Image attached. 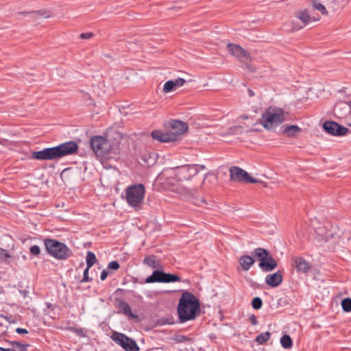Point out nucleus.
I'll use <instances>...</instances> for the list:
<instances>
[{
    "label": "nucleus",
    "mask_w": 351,
    "mask_h": 351,
    "mask_svg": "<svg viewBox=\"0 0 351 351\" xmlns=\"http://www.w3.org/2000/svg\"><path fill=\"white\" fill-rule=\"evenodd\" d=\"M77 149L78 145L74 141H70L53 147L33 152L31 158L38 160H58L65 156L75 153Z\"/></svg>",
    "instance_id": "1"
},
{
    "label": "nucleus",
    "mask_w": 351,
    "mask_h": 351,
    "mask_svg": "<svg viewBox=\"0 0 351 351\" xmlns=\"http://www.w3.org/2000/svg\"><path fill=\"white\" fill-rule=\"evenodd\" d=\"M200 311L199 302L192 293L185 291L179 300L178 313L182 322L193 320Z\"/></svg>",
    "instance_id": "2"
},
{
    "label": "nucleus",
    "mask_w": 351,
    "mask_h": 351,
    "mask_svg": "<svg viewBox=\"0 0 351 351\" xmlns=\"http://www.w3.org/2000/svg\"><path fill=\"white\" fill-rule=\"evenodd\" d=\"M125 199L128 205L136 211L142 208L145 188L143 184H135L126 188Z\"/></svg>",
    "instance_id": "3"
},
{
    "label": "nucleus",
    "mask_w": 351,
    "mask_h": 351,
    "mask_svg": "<svg viewBox=\"0 0 351 351\" xmlns=\"http://www.w3.org/2000/svg\"><path fill=\"white\" fill-rule=\"evenodd\" d=\"M284 121V111L281 108L269 107L262 114L261 123L266 130L273 131Z\"/></svg>",
    "instance_id": "4"
},
{
    "label": "nucleus",
    "mask_w": 351,
    "mask_h": 351,
    "mask_svg": "<svg viewBox=\"0 0 351 351\" xmlns=\"http://www.w3.org/2000/svg\"><path fill=\"white\" fill-rule=\"evenodd\" d=\"M45 244L48 253L57 259L65 260L72 255L71 250L63 243L46 239Z\"/></svg>",
    "instance_id": "5"
},
{
    "label": "nucleus",
    "mask_w": 351,
    "mask_h": 351,
    "mask_svg": "<svg viewBox=\"0 0 351 351\" xmlns=\"http://www.w3.org/2000/svg\"><path fill=\"white\" fill-rule=\"evenodd\" d=\"M90 145L92 150L98 157H106L111 150V143L105 137L95 136L90 138Z\"/></svg>",
    "instance_id": "6"
},
{
    "label": "nucleus",
    "mask_w": 351,
    "mask_h": 351,
    "mask_svg": "<svg viewBox=\"0 0 351 351\" xmlns=\"http://www.w3.org/2000/svg\"><path fill=\"white\" fill-rule=\"evenodd\" d=\"M254 254L260 261L259 267L264 271L274 270L278 265L276 261L269 254L268 252L263 248H256Z\"/></svg>",
    "instance_id": "7"
},
{
    "label": "nucleus",
    "mask_w": 351,
    "mask_h": 351,
    "mask_svg": "<svg viewBox=\"0 0 351 351\" xmlns=\"http://www.w3.org/2000/svg\"><path fill=\"white\" fill-rule=\"evenodd\" d=\"M110 338L125 351L139 350V348L136 341L123 333L114 331L112 333Z\"/></svg>",
    "instance_id": "8"
},
{
    "label": "nucleus",
    "mask_w": 351,
    "mask_h": 351,
    "mask_svg": "<svg viewBox=\"0 0 351 351\" xmlns=\"http://www.w3.org/2000/svg\"><path fill=\"white\" fill-rule=\"evenodd\" d=\"M180 281L181 278L178 276L158 270L154 271L151 276L145 279L146 283H170Z\"/></svg>",
    "instance_id": "9"
},
{
    "label": "nucleus",
    "mask_w": 351,
    "mask_h": 351,
    "mask_svg": "<svg viewBox=\"0 0 351 351\" xmlns=\"http://www.w3.org/2000/svg\"><path fill=\"white\" fill-rule=\"evenodd\" d=\"M230 180L239 182L258 183L259 181L250 176L247 171L239 167L230 168Z\"/></svg>",
    "instance_id": "10"
},
{
    "label": "nucleus",
    "mask_w": 351,
    "mask_h": 351,
    "mask_svg": "<svg viewBox=\"0 0 351 351\" xmlns=\"http://www.w3.org/2000/svg\"><path fill=\"white\" fill-rule=\"evenodd\" d=\"M333 228L329 221H324L323 223H319V226L315 228V232L319 237L318 239L326 241L335 237V235H337V233L332 231Z\"/></svg>",
    "instance_id": "11"
},
{
    "label": "nucleus",
    "mask_w": 351,
    "mask_h": 351,
    "mask_svg": "<svg viewBox=\"0 0 351 351\" xmlns=\"http://www.w3.org/2000/svg\"><path fill=\"white\" fill-rule=\"evenodd\" d=\"M322 128L326 133L332 136H343L348 131L347 128L332 121H325L323 123Z\"/></svg>",
    "instance_id": "12"
},
{
    "label": "nucleus",
    "mask_w": 351,
    "mask_h": 351,
    "mask_svg": "<svg viewBox=\"0 0 351 351\" xmlns=\"http://www.w3.org/2000/svg\"><path fill=\"white\" fill-rule=\"evenodd\" d=\"M197 168L191 165L177 167L176 168V175L179 180H188L197 173Z\"/></svg>",
    "instance_id": "13"
},
{
    "label": "nucleus",
    "mask_w": 351,
    "mask_h": 351,
    "mask_svg": "<svg viewBox=\"0 0 351 351\" xmlns=\"http://www.w3.org/2000/svg\"><path fill=\"white\" fill-rule=\"evenodd\" d=\"M227 49L232 56L241 61L245 62L250 59L249 53L238 45L229 43L227 45Z\"/></svg>",
    "instance_id": "14"
},
{
    "label": "nucleus",
    "mask_w": 351,
    "mask_h": 351,
    "mask_svg": "<svg viewBox=\"0 0 351 351\" xmlns=\"http://www.w3.org/2000/svg\"><path fill=\"white\" fill-rule=\"evenodd\" d=\"M151 135L154 139L157 140L161 143H168L176 140V138L173 133H163L160 130H153Z\"/></svg>",
    "instance_id": "15"
},
{
    "label": "nucleus",
    "mask_w": 351,
    "mask_h": 351,
    "mask_svg": "<svg viewBox=\"0 0 351 351\" xmlns=\"http://www.w3.org/2000/svg\"><path fill=\"white\" fill-rule=\"evenodd\" d=\"M350 101H339L334 106V112L335 115L339 118L345 117L350 110Z\"/></svg>",
    "instance_id": "16"
},
{
    "label": "nucleus",
    "mask_w": 351,
    "mask_h": 351,
    "mask_svg": "<svg viewBox=\"0 0 351 351\" xmlns=\"http://www.w3.org/2000/svg\"><path fill=\"white\" fill-rule=\"evenodd\" d=\"M170 127L173 130L175 136L186 132L189 129L188 125L180 120L171 121L170 122Z\"/></svg>",
    "instance_id": "17"
},
{
    "label": "nucleus",
    "mask_w": 351,
    "mask_h": 351,
    "mask_svg": "<svg viewBox=\"0 0 351 351\" xmlns=\"http://www.w3.org/2000/svg\"><path fill=\"white\" fill-rule=\"evenodd\" d=\"M294 266L298 272L307 273L311 269V265L302 257L294 258Z\"/></svg>",
    "instance_id": "18"
},
{
    "label": "nucleus",
    "mask_w": 351,
    "mask_h": 351,
    "mask_svg": "<svg viewBox=\"0 0 351 351\" xmlns=\"http://www.w3.org/2000/svg\"><path fill=\"white\" fill-rule=\"evenodd\" d=\"M282 281V276L280 271H277L272 274H269L265 278L266 283L271 287H276L281 284Z\"/></svg>",
    "instance_id": "19"
},
{
    "label": "nucleus",
    "mask_w": 351,
    "mask_h": 351,
    "mask_svg": "<svg viewBox=\"0 0 351 351\" xmlns=\"http://www.w3.org/2000/svg\"><path fill=\"white\" fill-rule=\"evenodd\" d=\"M302 132V129L298 125H290L285 126L282 133L287 137L297 136Z\"/></svg>",
    "instance_id": "20"
},
{
    "label": "nucleus",
    "mask_w": 351,
    "mask_h": 351,
    "mask_svg": "<svg viewBox=\"0 0 351 351\" xmlns=\"http://www.w3.org/2000/svg\"><path fill=\"white\" fill-rule=\"evenodd\" d=\"M239 263L244 271H247L254 263V259L247 255H243L239 259Z\"/></svg>",
    "instance_id": "21"
},
{
    "label": "nucleus",
    "mask_w": 351,
    "mask_h": 351,
    "mask_svg": "<svg viewBox=\"0 0 351 351\" xmlns=\"http://www.w3.org/2000/svg\"><path fill=\"white\" fill-rule=\"evenodd\" d=\"M143 263L152 268L160 269L162 267L160 261L153 255L145 256Z\"/></svg>",
    "instance_id": "22"
},
{
    "label": "nucleus",
    "mask_w": 351,
    "mask_h": 351,
    "mask_svg": "<svg viewBox=\"0 0 351 351\" xmlns=\"http://www.w3.org/2000/svg\"><path fill=\"white\" fill-rule=\"evenodd\" d=\"M119 306L123 311V313L130 318L134 319L137 317L136 315L132 313L131 308L127 302L121 301L119 302Z\"/></svg>",
    "instance_id": "23"
},
{
    "label": "nucleus",
    "mask_w": 351,
    "mask_h": 351,
    "mask_svg": "<svg viewBox=\"0 0 351 351\" xmlns=\"http://www.w3.org/2000/svg\"><path fill=\"white\" fill-rule=\"evenodd\" d=\"M297 17L304 23V25L308 24L311 20L309 14L306 10L299 12L297 14Z\"/></svg>",
    "instance_id": "24"
},
{
    "label": "nucleus",
    "mask_w": 351,
    "mask_h": 351,
    "mask_svg": "<svg viewBox=\"0 0 351 351\" xmlns=\"http://www.w3.org/2000/svg\"><path fill=\"white\" fill-rule=\"evenodd\" d=\"M280 343L281 346L285 349L291 348L293 345L292 339L288 335H285L281 337Z\"/></svg>",
    "instance_id": "25"
},
{
    "label": "nucleus",
    "mask_w": 351,
    "mask_h": 351,
    "mask_svg": "<svg viewBox=\"0 0 351 351\" xmlns=\"http://www.w3.org/2000/svg\"><path fill=\"white\" fill-rule=\"evenodd\" d=\"M96 261L97 258L95 254L90 251H88L86 258V267L88 269H90L96 263Z\"/></svg>",
    "instance_id": "26"
},
{
    "label": "nucleus",
    "mask_w": 351,
    "mask_h": 351,
    "mask_svg": "<svg viewBox=\"0 0 351 351\" xmlns=\"http://www.w3.org/2000/svg\"><path fill=\"white\" fill-rule=\"evenodd\" d=\"M270 337V332H262L256 337V341L259 344H263L269 339Z\"/></svg>",
    "instance_id": "27"
},
{
    "label": "nucleus",
    "mask_w": 351,
    "mask_h": 351,
    "mask_svg": "<svg viewBox=\"0 0 351 351\" xmlns=\"http://www.w3.org/2000/svg\"><path fill=\"white\" fill-rule=\"evenodd\" d=\"M312 6L314 10L319 11L324 15H326L328 14L325 6L317 1H313L312 2Z\"/></svg>",
    "instance_id": "28"
},
{
    "label": "nucleus",
    "mask_w": 351,
    "mask_h": 351,
    "mask_svg": "<svg viewBox=\"0 0 351 351\" xmlns=\"http://www.w3.org/2000/svg\"><path fill=\"white\" fill-rule=\"evenodd\" d=\"M172 339L176 343H186L187 341H193L192 338H190V337L183 335H176L173 337Z\"/></svg>",
    "instance_id": "29"
},
{
    "label": "nucleus",
    "mask_w": 351,
    "mask_h": 351,
    "mask_svg": "<svg viewBox=\"0 0 351 351\" xmlns=\"http://www.w3.org/2000/svg\"><path fill=\"white\" fill-rule=\"evenodd\" d=\"M175 82L173 80H169L165 82L163 87V92L167 93L171 92L176 89Z\"/></svg>",
    "instance_id": "30"
},
{
    "label": "nucleus",
    "mask_w": 351,
    "mask_h": 351,
    "mask_svg": "<svg viewBox=\"0 0 351 351\" xmlns=\"http://www.w3.org/2000/svg\"><path fill=\"white\" fill-rule=\"evenodd\" d=\"M341 306L344 311L350 312L351 311V298H347L342 300Z\"/></svg>",
    "instance_id": "31"
},
{
    "label": "nucleus",
    "mask_w": 351,
    "mask_h": 351,
    "mask_svg": "<svg viewBox=\"0 0 351 351\" xmlns=\"http://www.w3.org/2000/svg\"><path fill=\"white\" fill-rule=\"evenodd\" d=\"M19 14H23V15L30 14V15H32V16H34V17L36 16H40L45 17V18L49 17V14H45V12L43 10H38V11H35V12H19Z\"/></svg>",
    "instance_id": "32"
},
{
    "label": "nucleus",
    "mask_w": 351,
    "mask_h": 351,
    "mask_svg": "<svg viewBox=\"0 0 351 351\" xmlns=\"http://www.w3.org/2000/svg\"><path fill=\"white\" fill-rule=\"evenodd\" d=\"M263 302L262 300L258 298H254L252 302V306L254 309H260L262 307Z\"/></svg>",
    "instance_id": "33"
},
{
    "label": "nucleus",
    "mask_w": 351,
    "mask_h": 351,
    "mask_svg": "<svg viewBox=\"0 0 351 351\" xmlns=\"http://www.w3.org/2000/svg\"><path fill=\"white\" fill-rule=\"evenodd\" d=\"M0 317L4 319L8 322L11 323V324H15L18 322L17 317L15 316H13L12 315H0Z\"/></svg>",
    "instance_id": "34"
},
{
    "label": "nucleus",
    "mask_w": 351,
    "mask_h": 351,
    "mask_svg": "<svg viewBox=\"0 0 351 351\" xmlns=\"http://www.w3.org/2000/svg\"><path fill=\"white\" fill-rule=\"evenodd\" d=\"M11 256L5 250L0 248V261H6Z\"/></svg>",
    "instance_id": "35"
},
{
    "label": "nucleus",
    "mask_w": 351,
    "mask_h": 351,
    "mask_svg": "<svg viewBox=\"0 0 351 351\" xmlns=\"http://www.w3.org/2000/svg\"><path fill=\"white\" fill-rule=\"evenodd\" d=\"M120 265L117 261H111L108 265V269L117 270L119 268Z\"/></svg>",
    "instance_id": "36"
},
{
    "label": "nucleus",
    "mask_w": 351,
    "mask_h": 351,
    "mask_svg": "<svg viewBox=\"0 0 351 351\" xmlns=\"http://www.w3.org/2000/svg\"><path fill=\"white\" fill-rule=\"evenodd\" d=\"M30 253L34 256L40 254V247L38 245H33L29 249Z\"/></svg>",
    "instance_id": "37"
},
{
    "label": "nucleus",
    "mask_w": 351,
    "mask_h": 351,
    "mask_svg": "<svg viewBox=\"0 0 351 351\" xmlns=\"http://www.w3.org/2000/svg\"><path fill=\"white\" fill-rule=\"evenodd\" d=\"M173 81L175 82L176 88L180 87V86H183L186 82L184 79L181 78V77H178Z\"/></svg>",
    "instance_id": "38"
},
{
    "label": "nucleus",
    "mask_w": 351,
    "mask_h": 351,
    "mask_svg": "<svg viewBox=\"0 0 351 351\" xmlns=\"http://www.w3.org/2000/svg\"><path fill=\"white\" fill-rule=\"evenodd\" d=\"M242 132V128L241 126H235L230 128V133L232 134H237Z\"/></svg>",
    "instance_id": "39"
},
{
    "label": "nucleus",
    "mask_w": 351,
    "mask_h": 351,
    "mask_svg": "<svg viewBox=\"0 0 351 351\" xmlns=\"http://www.w3.org/2000/svg\"><path fill=\"white\" fill-rule=\"evenodd\" d=\"M93 36V34L90 32H86V33H82L80 35V37L82 39H89Z\"/></svg>",
    "instance_id": "40"
},
{
    "label": "nucleus",
    "mask_w": 351,
    "mask_h": 351,
    "mask_svg": "<svg viewBox=\"0 0 351 351\" xmlns=\"http://www.w3.org/2000/svg\"><path fill=\"white\" fill-rule=\"evenodd\" d=\"M193 203L196 205H198V206H200L202 203H205L206 204V201L204 199V198H197V197H195L193 198Z\"/></svg>",
    "instance_id": "41"
},
{
    "label": "nucleus",
    "mask_w": 351,
    "mask_h": 351,
    "mask_svg": "<svg viewBox=\"0 0 351 351\" xmlns=\"http://www.w3.org/2000/svg\"><path fill=\"white\" fill-rule=\"evenodd\" d=\"M88 270L89 269H88V267H86V268L84 271V276L82 282H88L90 280L88 277Z\"/></svg>",
    "instance_id": "42"
},
{
    "label": "nucleus",
    "mask_w": 351,
    "mask_h": 351,
    "mask_svg": "<svg viewBox=\"0 0 351 351\" xmlns=\"http://www.w3.org/2000/svg\"><path fill=\"white\" fill-rule=\"evenodd\" d=\"M73 331L77 334L79 336H81V337H85L86 336V332L84 331L83 329H81V328H75L73 330Z\"/></svg>",
    "instance_id": "43"
},
{
    "label": "nucleus",
    "mask_w": 351,
    "mask_h": 351,
    "mask_svg": "<svg viewBox=\"0 0 351 351\" xmlns=\"http://www.w3.org/2000/svg\"><path fill=\"white\" fill-rule=\"evenodd\" d=\"M108 276V271L106 269L103 270L101 273L100 278L101 280H105Z\"/></svg>",
    "instance_id": "44"
},
{
    "label": "nucleus",
    "mask_w": 351,
    "mask_h": 351,
    "mask_svg": "<svg viewBox=\"0 0 351 351\" xmlns=\"http://www.w3.org/2000/svg\"><path fill=\"white\" fill-rule=\"evenodd\" d=\"M16 332L19 334H23V335H25V334H27L28 333V331L25 329V328H17L16 329Z\"/></svg>",
    "instance_id": "45"
},
{
    "label": "nucleus",
    "mask_w": 351,
    "mask_h": 351,
    "mask_svg": "<svg viewBox=\"0 0 351 351\" xmlns=\"http://www.w3.org/2000/svg\"><path fill=\"white\" fill-rule=\"evenodd\" d=\"M71 171V169L70 168H66V169H64L61 174H60V177L62 179H63L66 176V174Z\"/></svg>",
    "instance_id": "46"
},
{
    "label": "nucleus",
    "mask_w": 351,
    "mask_h": 351,
    "mask_svg": "<svg viewBox=\"0 0 351 351\" xmlns=\"http://www.w3.org/2000/svg\"><path fill=\"white\" fill-rule=\"evenodd\" d=\"M250 321L252 325H256L257 324V320L255 315H252L250 317Z\"/></svg>",
    "instance_id": "47"
},
{
    "label": "nucleus",
    "mask_w": 351,
    "mask_h": 351,
    "mask_svg": "<svg viewBox=\"0 0 351 351\" xmlns=\"http://www.w3.org/2000/svg\"><path fill=\"white\" fill-rule=\"evenodd\" d=\"M191 165L193 167H198V168H197V173L199 171H200L201 170L204 169L206 168L204 165Z\"/></svg>",
    "instance_id": "48"
},
{
    "label": "nucleus",
    "mask_w": 351,
    "mask_h": 351,
    "mask_svg": "<svg viewBox=\"0 0 351 351\" xmlns=\"http://www.w3.org/2000/svg\"><path fill=\"white\" fill-rule=\"evenodd\" d=\"M247 93H248V95H249L250 97H254V95H255V94H254V92L252 90H251V89H248V90H247Z\"/></svg>",
    "instance_id": "49"
},
{
    "label": "nucleus",
    "mask_w": 351,
    "mask_h": 351,
    "mask_svg": "<svg viewBox=\"0 0 351 351\" xmlns=\"http://www.w3.org/2000/svg\"><path fill=\"white\" fill-rule=\"evenodd\" d=\"M0 351H16V350L14 349H6V348L0 347Z\"/></svg>",
    "instance_id": "50"
},
{
    "label": "nucleus",
    "mask_w": 351,
    "mask_h": 351,
    "mask_svg": "<svg viewBox=\"0 0 351 351\" xmlns=\"http://www.w3.org/2000/svg\"><path fill=\"white\" fill-rule=\"evenodd\" d=\"M350 110H349V113H351V101H350Z\"/></svg>",
    "instance_id": "51"
},
{
    "label": "nucleus",
    "mask_w": 351,
    "mask_h": 351,
    "mask_svg": "<svg viewBox=\"0 0 351 351\" xmlns=\"http://www.w3.org/2000/svg\"><path fill=\"white\" fill-rule=\"evenodd\" d=\"M350 126H351V123H350Z\"/></svg>",
    "instance_id": "52"
}]
</instances>
